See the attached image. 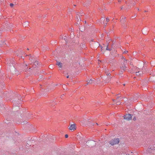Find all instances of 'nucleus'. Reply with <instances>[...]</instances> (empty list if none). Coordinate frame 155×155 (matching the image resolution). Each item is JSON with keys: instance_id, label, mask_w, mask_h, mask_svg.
I'll use <instances>...</instances> for the list:
<instances>
[{"instance_id": "f257e3e1", "label": "nucleus", "mask_w": 155, "mask_h": 155, "mask_svg": "<svg viewBox=\"0 0 155 155\" xmlns=\"http://www.w3.org/2000/svg\"><path fill=\"white\" fill-rule=\"evenodd\" d=\"M81 122L82 125H87L90 126H96L98 125H101L97 123H94L91 120H90L86 117L84 118L83 120L81 121Z\"/></svg>"}, {"instance_id": "f03ea898", "label": "nucleus", "mask_w": 155, "mask_h": 155, "mask_svg": "<svg viewBox=\"0 0 155 155\" xmlns=\"http://www.w3.org/2000/svg\"><path fill=\"white\" fill-rule=\"evenodd\" d=\"M32 117V115L30 114H19L18 115L17 119L19 120H28L31 118Z\"/></svg>"}, {"instance_id": "7ed1b4c3", "label": "nucleus", "mask_w": 155, "mask_h": 155, "mask_svg": "<svg viewBox=\"0 0 155 155\" xmlns=\"http://www.w3.org/2000/svg\"><path fill=\"white\" fill-rule=\"evenodd\" d=\"M121 59L122 63L121 65L120 66V68L121 70L125 71L127 70V61L124 57H122Z\"/></svg>"}, {"instance_id": "20e7f679", "label": "nucleus", "mask_w": 155, "mask_h": 155, "mask_svg": "<svg viewBox=\"0 0 155 155\" xmlns=\"http://www.w3.org/2000/svg\"><path fill=\"white\" fill-rule=\"evenodd\" d=\"M7 64L9 66H11V68H10V69L11 72H12L13 73H14L17 75L19 74L21 72H19L18 71L16 70L14 68V67L13 65L12 66L11 65H10V63H9V61L8 62Z\"/></svg>"}, {"instance_id": "39448f33", "label": "nucleus", "mask_w": 155, "mask_h": 155, "mask_svg": "<svg viewBox=\"0 0 155 155\" xmlns=\"http://www.w3.org/2000/svg\"><path fill=\"white\" fill-rule=\"evenodd\" d=\"M18 117V115L16 116V119L17 120H18V121H20L21 122V125H29V124L28 123V122L26 120H18L17 117Z\"/></svg>"}, {"instance_id": "423d86ee", "label": "nucleus", "mask_w": 155, "mask_h": 155, "mask_svg": "<svg viewBox=\"0 0 155 155\" xmlns=\"http://www.w3.org/2000/svg\"><path fill=\"white\" fill-rule=\"evenodd\" d=\"M120 141L119 139L118 138L115 139L110 141V143L112 145L118 143Z\"/></svg>"}, {"instance_id": "0eeeda50", "label": "nucleus", "mask_w": 155, "mask_h": 155, "mask_svg": "<svg viewBox=\"0 0 155 155\" xmlns=\"http://www.w3.org/2000/svg\"><path fill=\"white\" fill-rule=\"evenodd\" d=\"M124 119L127 120H130L132 119L131 115L130 114H126L124 116Z\"/></svg>"}, {"instance_id": "6e6552de", "label": "nucleus", "mask_w": 155, "mask_h": 155, "mask_svg": "<svg viewBox=\"0 0 155 155\" xmlns=\"http://www.w3.org/2000/svg\"><path fill=\"white\" fill-rule=\"evenodd\" d=\"M71 131H73L77 129V127H69L68 128Z\"/></svg>"}, {"instance_id": "1a4fd4ad", "label": "nucleus", "mask_w": 155, "mask_h": 155, "mask_svg": "<svg viewBox=\"0 0 155 155\" xmlns=\"http://www.w3.org/2000/svg\"><path fill=\"white\" fill-rule=\"evenodd\" d=\"M109 19L108 18H107L106 19L104 20L103 23L105 25V26H106V25L107 24V23L108 22Z\"/></svg>"}, {"instance_id": "9d476101", "label": "nucleus", "mask_w": 155, "mask_h": 155, "mask_svg": "<svg viewBox=\"0 0 155 155\" xmlns=\"http://www.w3.org/2000/svg\"><path fill=\"white\" fill-rule=\"evenodd\" d=\"M136 74L137 75L139 76L143 74V72L142 71H138V72H136Z\"/></svg>"}, {"instance_id": "9b49d317", "label": "nucleus", "mask_w": 155, "mask_h": 155, "mask_svg": "<svg viewBox=\"0 0 155 155\" xmlns=\"http://www.w3.org/2000/svg\"><path fill=\"white\" fill-rule=\"evenodd\" d=\"M57 64L60 68H61L62 67V64L60 62H57Z\"/></svg>"}, {"instance_id": "f8f14e48", "label": "nucleus", "mask_w": 155, "mask_h": 155, "mask_svg": "<svg viewBox=\"0 0 155 155\" xmlns=\"http://www.w3.org/2000/svg\"><path fill=\"white\" fill-rule=\"evenodd\" d=\"M38 61H35L34 63V65H33V67L34 68H35L36 67L37 65H38Z\"/></svg>"}, {"instance_id": "ddd939ff", "label": "nucleus", "mask_w": 155, "mask_h": 155, "mask_svg": "<svg viewBox=\"0 0 155 155\" xmlns=\"http://www.w3.org/2000/svg\"><path fill=\"white\" fill-rule=\"evenodd\" d=\"M94 81L93 80L91 79V80H88L87 81V84H92V83H93V82Z\"/></svg>"}, {"instance_id": "4468645a", "label": "nucleus", "mask_w": 155, "mask_h": 155, "mask_svg": "<svg viewBox=\"0 0 155 155\" xmlns=\"http://www.w3.org/2000/svg\"><path fill=\"white\" fill-rule=\"evenodd\" d=\"M24 68H25V70L26 71H27V68H28L27 65L26 64H24L23 65Z\"/></svg>"}, {"instance_id": "2eb2a0df", "label": "nucleus", "mask_w": 155, "mask_h": 155, "mask_svg": "<svg viewBox=\"0 0 155 155\" xmlns=\"http://www.w3.org/2000/svg\"><path fill=\"white\" fill-rule=\"evenodd\" d=\"M110 78L109 77L108 78H107L108 80L106 81V82L108 83V82H109V81H110Z\"/></svg>"}, {"instance_id": "dca6fc26", "label": "nucleus", "mask_w": 155, "mask_h": 155, "mask_svg": "<svg viewBox=\"0 0 155 155\" xmlns=\"http://www.w3.org/2000/svg\"><path fill=\"white\" fill-rule=\"evenodd\" d=\"M75 124L74 123H73L72 124H71L70 126H75Z\"/></svg>"}, {"instance_id": "f3484780", "label": "nucleus", "mask_w": 155, "mask_h": 155, "mask_svg": "<svg viewBox=\"0 0 155 155\" xmlns=\"http://www.w3.org/2000/svg\"><path fill=\"white\" fill-rule=\"evenodd\" d=\"M10 5L12 8L14 5L12 3H11L10 4Z\"/></svg>"}, {"instance_id": "a211bd4d", "label": "nucleus", "mask_w": 155, "mask_h": 155, "mask_svg": "<svg viewBox=\"0 0 155 155\" xmlns=\"http://www.w3.org/2000/svg\"><path fill=\"white\" fill-rule=\"evenodd\" d=\"M65 137L66 138H67L68 137V134H66Z\"/></svg>"}, {"instance_id": "6ab92c4d", "label": "nucleus", "mask_w": 155, "mask_h": 155, "mask_svg": "<svg viewBox=\"0 0 155 155\" xmlns=\"http://www.w3.org/2000/svg\"><path fill=\"white\" fill-rule=\"evenodd\" d=\"M106 50H109V51H110V49H109V48H108L107 46V47L106 48Z\"/></svg>"}, {"instance_id": "aec40b11", "label": "nucleus", "mask_w": 155, "mask_h": 155, "mask_svg": "<svg viewBox=\"0 0 155 155\" xmlns=\"http://www.w3.org/2000/svg\"><path fill=\"white\" fill-rule=\"evenodd\" d=\"M125 18V17H122L121 19V21H122L123 20H124Z\"/></svg>"}, {"instance_id": "412c9836", "label": "nucleus", "mask_w": 155, "mask_h": 155, "mask_svg": "<svg viewBox=\"0 0 155 155\" xmlns=\"http://www.w3.org/2000/svg\"><path fill=\"white\" fill-rule=\"evenodd\" d=\"M128 52V51H125L124 52V53H127Z\"/></svg>"}, {"instance_id": "4be33fe9", "label": "nucleus", "mask_w": 155, "mask_h": 155, "mask_svg": "<svg viewBox=\"0 0 155 155\" xmlns=\"http://www.w3.org/2000/svg\"><path fill=\"white\" fill-rule=\"evenodd\" d=\"M153 81H155V76L154 77H153Z\"/></svg>"}, {"instance_id": "5701e85b", "label": "nucleus", "mask_w": 155, "mask_h": 155, "mask_svg": "<svg viewBox=\"0 0 155 155\" xmlns=\"http://www.w3.org/2000/svg\"><path fill=\"white\" fill-rule=\"evenodd\" d=\"M133 120H136V117H134L133 118Z\"/></svg>"}, {"instance_id": "b1692460", "label": "nucleus", "mask_w": 155, "mask_h": 155, "mask_svg": "<svg viewBox=\"0 0 155 155\" xmlns=\"http://www.w3.org/2000/svg\"><path fill=\"white\" fill-rule=\"evenodd\" d=\"M64 40L66 42V38H65V37H64Z\"/></svg>"}, {"instance_id": "393cba45", "label": "nucleus", "mask_w": 155, "mask_h": 155, "mask_svg": "<svg viewBox=\"0 0 155 155\" xmlns=\"http://www.w3.org/2000/svg\"><path fill=\"white\" fill-rule=\"evenodd\" d=\"M80 14H77V15H78L79 16H80L81 15V16H82V15L83 14V13H82V14L81 15H79Z\"/></svg>"}, {"instance_id": "a878e982", "label": "nucleus", "mask_w": 155, "mask_h": 155, "mask_svg": "<svg viewBox=\"0 0 155 155\" xmlns=\"http://www.w3.org/2000/svg\"><path fill=\"white\" fill-rule=\"evenodd\" d=\"M110 73H108V74H107V76H110Z\"/></svg>"}, {"instance_id": "bb28decb", "label": "nucleus", "mask_w": 155, "mask_h": 155, "mask_svg": "<svg viewBox=\"0 0 155 155\" xmlns=\"http://www.w3.org/2000/svg\"><path fill=\"white\" fill-rule=\"evenodd\" d=\"M116 104H117V105L119 104H120V103L119 102H117V103H116Z\"/></svg>"}, {"instance_id": "cd10ccee", "label": "nucleus", "mask_w": 155, "mask_h": 155, "mask_svg": "<svg viewBox=\"0 0 155 155\" xmlns=\"http://www.w3.org/2000/svg\"><path fill=\"white\" fill-rule=\"evenodd\" d=\"M69 76L68 75V76H67V78H69Z\"/></svg>"}, {"instance_id": "c85d7f7f", "label": "nucleus", "mask_w": 155, "mask_h": 155, "mask_svg": "<svg viewBox=\"0 0 155 155\" xmlns=\"http://www.w3.org/2000/svg\"><path fill=\"white\" fill-rule=\"evenodd\" d=\"M123 8V7L122 6V7H121L120 8L121 9H122V8Z\"/></svg>"}, {"instance_id": "c756f323", "label": "nucleus", "mask_w": 155, "mask_h": 155, "mask_svg": "<svg viewBox=\"0 0 155 155\" xmlns=\"http://www.w3.org/2000/svg\"><path fill=\"white\" fill-rule=\"evenodd\" d=\"M108 125H110V124H105V125H107V126Z\"/></svg>"}, {"instance_id": "7c9ffc66", "label": "nucleus", "mask_w": 155, "mask_h": 155, "mask_svg": "<svg viewBox=\"0 0 155 155\" xmlns=\"http://www.w3.org/2000/svg\"><path fill=\"white\" fill-rule=\"evenodd\" d=\"M90 142H94V141H91Z\"/></svg>"}, {"instance_id": "2f4dec72", "label": "nucleus", "mask_w": 155, "mask_h": 155, "mask_svg": "<svg viewBox=\"0 0 155 155\" xmlns=\"http://www.w3.org/2000/svg\"><path fill=\"white\" fill-rule=\"evenodd\" d=\"M26 23V24H27L26 25H28V23L27 22V23Z\"/></svg>"}, {"instance_id": "473e14b6", "label": "nucleus", "mask_w": 155, "mask_h": 155, "mask_svg": "<svg viewBox=\"0 0 155 155\" xmlns=\"http://www.w3.org/2000/svg\"><path fill=\"white\" fill-rule=\"evenodd\" d=\"M12 62V63H13V61H11V62Z\"/></svg>"}, {"instance_id": "72a5a7b5", "label": "nucleus", "mask_w": 155, "mask_h": 155, "mask_svg": "<svg viewBox=\"0 0 155 155\" xmlns=\"http://www.w3.org/2000/svg\"><path fill=\"white\" fill-rule=\"evenodd\" d=\"M119 98V97L118 96L117 97V98Z\"/></svg>"}, {"instance_id": "f704fd0d", "label": "nucleus", "mask_w": 155, "mask_h": 155, "mask_svg": "<svg viewBox=\"0 0 155 155\" xmlns=\"http://www.w3.org/2000/svg\"><path fill=\"white\" fill-rule=\"evenodd\" d=\"M50 66V67L51 68V66Z\"/></svg>"}, {"instance_id": "c9c22d12", "label": "nucleus", "mask_w": 155, "mask_h": 155, "mask_svg": "<svg viewBox=\"0 0 155 155\" xmlns=\"http://www.w3.org/2000/svg\"><path fill=\"white\" fill-rule=\"evenodd\" d=\"M118 2H121V1H118Z\"/></svg>"}, {"instance_id": "e433bc0d", "label": "nucleus", "mask_w": 155, "mask_h": 155, "mask_svg": "<svg viewBox=\"0 0 155 155\" xmlns=\"http://www.w3.org/2000/svg\"><path fill=\"white\" fill-rule=\"evenodd\" d=\"M118 2H121V1H118Z\"/></svg>"}, {"instance_id": "4c0bfd02", "label": "nucleus", "mask_w": 155, "mask_h": 155, "mask_svg": "<svg viewBox=\"0 0 155 155\" xmlns=\"http://www.w3.org/2000/svg\"><path fill=\"white\" fill-rule=\"evenodd\" d=\"M118 2H121V1H118Z\"/></svg>"}, {"instance_id": "58836bf2", "label": "nucleus", "mask_w": 155, "mask_h": 155, "mask_svg": "<svg viewBox=\"0 0 155 155\" xmlns=\"http://www.w3.org/2000/svg\"><path fill=\"white\" fill-rule=\"evenodd\" d=\"M138 9V10H139V8H138V9Z\"/></svg>"}, {"instance_id": "ea45409f", "label": "nucleus", "mask_w": 155, "mask_h": 155, "mask_svg": "<svg viewBox=\"0 0 155 155\" xmlns=\"http://www.w3.org/2000/svg\"><path fill=\"white\" fill-rule=\"evenodd\" d=\"M113 101H114L115 100H113Z\"/></svg>"}, {"instance_id": "a19ab883", "label": "nucleus", "mask_w": 155, "mask_h": 155, "mask_svg": "<svg viewBox=\"0 0 155 155\" xmlns=\"http://www.w3.org/2000/svg\"><path fill=\"white\" fill-rule=\"evenodd\" d=\"M102 50H103V49L101 50V51H102Z\"/></svg>"}, {"instance_id": "79ce46f5", "label": "nucleus", "mask_w": 155, "mask_h": 155, "mask_svg": "<svg viewBox=\"0 0 155 155\" xmlns=\"http://www.w3.org/2000/svg\"><path fill=\"white\" fill-rule=\"evenodd\" d=\"M28 50H29V49L28 48H27Z\"/></svg>"}]
</instances>
